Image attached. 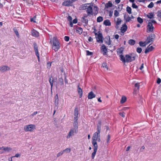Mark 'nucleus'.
Wrapping results in <instances>:
<instances>
[{
	"label": "nucleus",
	"instance_id": "nucleus-39",
	"mask_svg": "<svg viewBox=\"0 0 161 161\" xmlns=\"http://www.w3.org/2000/svg\"><path fill=\"white\" fill-rule=\"evenodd\" d=\"M102 66L104 68H105L106 70H108V67L107 65V64L105 63H103V64Z\"/></svg>",
	"mask_w": 161,
	"mask_h": 161
},
{
	"label": "nucleus",
	"instance_id": "nucleus-33",
	"mask_svg": "<svg viewBox=\"0 0 161 161\" xmlns=\"http://www.w3.org/2000/svg\"><path fill=\"white\" fill-rule=\"evenodd\" d=\"M103 20V17L102 16H99L97 18V21L98 22H100L102 21Z\"/></svg>",
	"mask_w": 161,
	"mask_h": 161
},
{
	"label": "nucleus",
	"instance_id": "nucleus-49",
	"mask_svg": "<svg viewBox=\"0 0 161 161\" xmlns=\"http://www.w3.org/2000/svg\"><path fill=\"white\" fill-rule=\"evenodd\" d=\"M135 87L137 88V90H139V83H136L135 84Z\"/></svg>",
	"mask_w": 161,
	"mask_h": 161
},
{
	"label": "nucleus",
	"instance_id": "nucleus-7",
	"mask_svg": "<svg viewBox=\"0 0 161 161\" xmlns=\"http://www.w3.org/2000/svg\"><path fill=\"white\" fill-rule=\"evenodd\" d=\"M154 37V34H151L150 36H149L147 38V39L146 41L147 44L149 43H152L153 41Z\"/></svg>",
	"mask_w": 161,
	"mask_h": 161
},
{
	"label": "nucleus",
	"instance_id": "nucleus-31",
	"mask_svg": "<svg viewBox=\"0 0 161 161\" xmlns=\"http://www.w3.org/2000/svg\"><path fill=\"white\" fill-rule=\"evenodd\" d=\"M121 19L119 18H118L117 19V21L116 22V25L117 26L119 25L121 22Z\"/></svg>",
	"mask_w": 161,
	"mask_h": 161
},
{
	"label": "nucleus",
	"instance_id": "nucleus-18",
	"mask_svg": "<svg viewBox=\"0 0 161 161\" xmlns=\"http://www.w3.org/2000/svg\"><path fill=\"white\" fill-rule=\"evenodd\" d=\"M76 31L78 33L81 34L83 30L81 28L77 27L76 28Z\"/></svg>",
	"mask_w": 161,
	"mask_h": 161
},
{
	"label": "nucleus",
	"instance_id": "nucleus-14",
	"mask_svg": "<svg viewBox=\"0 0 161 161\" xmlns=\"http://www.w3.org/2000/svg\"><path fill=\"white\" fill-rule=\"evenodd\" d=\"M95 97V95L93 93L92 91H91L88 93L87 96L88 99H92Z\"/></svg>",
	"mask_w": 161,
	"mask_h": 161
},
{
	"label": "nucleus",
	"instance_id": "nucleus-36",
	"mask_svg": "<svg viewBox=\"0 0 161 161\" xmlns=\"http://www.w3.org/2000/svg\"><path fill=\"white\" fill-rule=\"evenodd\" d=\"M126 11L129 14H131V9L130 7L128 6L126 8Z\"/></svg>",
	"mask_w": 161,
	"mask_h": 161
},
{
	"label": "nucleus",
	"instance_id": "nucleus-12",
	"mask_svg": "<svg viewBox=\"0 0 161 161\" xmlns=\"http://www.w3.org/2000/svg\"><path fill=\"white\" fill-rule=\"evenodd\" d=\"M93 150L94 152L92 153V159H93L95 156L96 153L97 152V145H93Z\"/></svg>",
	"mask_w": 161,
	"mask_h": 161
},
{
	"label": "nucleus",
	"instance_id": "nucleus-3",
	"mask_svg": "<svg viewBox=\"0 0 161 161\" xmlns=\"http://www.w3.org/2000/svg\"><path fill=\"white\" fill-rule=\"evenodd\" d=\"M60 48V43L58 39L56 37L53 39L52 48L55 52H57Z\"/></svg>",
	"mask_w": 161,
	"mask_h": 161
},
{
	"label": "nucleus",
	"instance_id": "nucleus-4",
	"mask_svg": "<svg viewBox=\"0 0 161 161\" xmlns=\"http://www.w3.org/2000/svg\"><path fill=\"white\" fill-rule=\"evenodd\" d=\"M36 126L34 125L30 124L24 126V130L25 132H32L35 129Z\"/></svg>",
	"mask_w": 161,
	"mask_h": 161
},
{
	"label": "nucleus",
	"instance_id": "nucleus-2",
	"mask_svg": "<svg viewBox=\"0 0 161 161\" xmlns=\"http://www.w3.org/2000/svg\"><path fill=\"white\" fill-rule=\"evenodd\" d=\"M136 55L133 53H130L126 54L124 57L122 55H120V60L125 64V63H129L134 61L135 59Z\"/></svg>",
	"mask_w": 161,
	"mask_h": 161
},
{
	"label": "nucleus",
	"instance_id": "nucleus-10",
	"mask_svg": "<svg viewBox=\"0 0 161 161\" xmlns=\"http://www.w3.org/2000/svg\"><path fill=\"white\" fill-rule=\"evenodd\" d=\"M10 69V68L7 66H2L0 67V71L2 72L9 70Z\"/></svg>",
	"mask_w": 161,
	"mask_h": 161
},
{
	"label": "nucleus",
	"instance_id": "nucleus-29",
	"mask_svg": "<svg viewBox=\"0 0 161 161\" xmlns=\"http://www.w3.org/2000/svg\"><path fill=\"white\" fill-rule=\"evenodd\" d=\"M112 4L110 2H108V3H106L105 5V7L107 8H108L109 7H112Z\"/></svg>",
	"mask_w": 161,
	"mask_h": 161
},
{
	"label": "nucleus",
	"instance_id": "nucleus-15",
	"mask_svg": "<svg viewBox=\"0 0 161 161\" xmlns=\"http://www.w3.org/2000/svg\"><path fill=\"white\" fill-rule=\"evenodd\" d=\"M124 18L126 22H129L132 21L131 18L128 15L125 14L124 15Z\"/></svg>",
	"mask_w": 161,
	"mask_h": 161
},
{
	"label": "nucleus",
	"instance_id": "nucleus-55",
	"mask_svg": "<svg viewBox=\"0 0 161 161\" xmlns=\"http://www.w3.org/2000/svg\"><path fill=\"white\" fill-rule=\"evenodd\" d=\"M132 6L133 8H138V6L134 3H132Z\"/></svg>",
	"mask_w": 161,
	"mask_h": 161
},
{
	"label": "nucleus",
	"instance_id": "nucleus-46",
	"mask_svg": "<svg viewBox=\"0 0 161 161\" xmlns=\"http://www.w3.org/2000/svg\"><path fill=\"white\" fill-rule=\"evenodd\" d=\"M136 51L139 53H140L142 51V49L140 47H138L136 49Z\"/></svg>",
	"mask_w": 161,
	"mask_h": 161
},
{
	"label": "nucleus",
	"instance_id": "nucleus-35",
	"mask_svg": "<svg viewBox=\"0 0 161 161\" xmlns=\"http://www.w3.org/2000/svg\"><path fill=\"white\" fill-rule=\"evenodd\" d=\"M78 108H75L74 111V116H78Z\"/></svg>",
	"mask_w": 161,
	"mask_h": 161
},
{
	"label": "nucleus",
	"instance_id": "nucleus-53",
	"mask_svg": "<svg viewBox=\"0 0 161 161\" xmlns=\"http://www.w3.org/2000/svg\"><path fill=\"white\" fill-rule=\"evenodd\" d=\"M54 104L56 106H57L58 105V99H55Z\"/></svg>",
	"mask_w": 161,
	"mask_h": 161
},
{
	"label": "nucleus",
	"instance_id": "nucleus-28",
	"mask_svg": "<svg viewBox=\"0 0 161 161\" xmlns=\"http://www.w3.org/2000/svg\"><path fill=\"white\" fill-rule=\"evenodd\" d=\"M135 43V41L133 39H130L128 41V43L131 45H134Z\"/></svg>",
	"mask_w": 161,
	"mask_h": 161
},
{
	"label": "nucleus",
	"instance_id": "nucleus-19",
	"mask_svg": "<svg viewBox=\"0 0 161 161\" xmlns=\"http://www.w3.org/2000/svg\"><path fill=\"white\" fill-rule=\"evenodd\" d=\"M124 50V48L121 47L119 48H118L117 49V51L118 53V54L119 55V57L120 55H122V54L123 53V52Z\"/></svg>",
	"mask_w": 161,
	"mask_h": 161
},
{
	"label": "nucleus",
	"instance_id": "nucleus-50",
	"mask_svg": "<svg viewBox=\"0 0 161 161\" xmlns=\"http://www.w3.org/2000/svg\"><path fill=\"white\" fill-rule=\"evenodd\" d=\"M157 16L161 18V10L158 11L157 12Z\"/></svg>",
	"mask_w": 161,
	"mask_h": 161
},
{
	"label": "nucleus",
	"instance_id": "nucleus-11",
	"mask_svg": "<svg viewBox=\"0 0 161 161\" xmlns=\"http://www.w3.org/2000/svg\"><path fill=\"white\" fill-rule=\"evenodd\" d=\"M101 50L103 55H105L107 52V49L106 46L103 45L101 47Z\"/></svg>",
	"mask_w": 161,
	"mask_h": 161
},
{
	"label": "nucleus",
	"instance_id": "nucleus-8",
	"mask_svg": "<svg viewBox=\"0 0 161 161\" xmlns=\"http://www.w3.org/2000/svg\"><path fill=\"white\" fill-rule=\"evenodd\" d=\"M96 35L97 41L99 42L102 43L103 42L102 35L101 33L97 34V33H95Z\"/></svg>",
	"mask_w": 161,
	"mask_h": 161
},
{
	"label": "nucleus",
	"instance_id": "nucleus-23",
	"mask_svg": "<svg viewBox=\"0 0 161 161\" xmlns=\"http://www.w3.org/2000/svg\"><path fill=\"white\" fill-rule=\"evenodd\" d=\"M89 3H86L85 4H82L81 6V9L83 10L86 9L88 7V5H89Z\"/></svg>",
	"mask_w": 161,
	"mask_h": 161
},
{
	"label": "nucleus",
	"instance_id": "nucleus-9",
	"mask_svg": "<svg viewBox=\"0 0 161 161\" xmlns=\"http://www.w3.org/2000/svg\"><path fill=\"white\" fill-rule=\"evenodd\" d=\"M87 13L91 15L93 14V12L92 10V7L91 5H89L86 9Z\"/></svg>",
	"mask_w": 161,
	"mask_h": 161
},
{
	"label": "nucleus",
	"instance_id": "nucleus-24",
	"mask_svg": "<svg viewBox=\"0 0 161 161\" xmlns=\"http://www.w3.org/2000/svg\"><path fill=\"white\" fill-rule=\"evenodd\" d=\"M32 35L34 36H39V33L36 31H32Z\"/></svg>",
	"mask_w": 161,
	"mask_h": 161
},
{
	"label": "nucleus",
	"instance_id": "nucleus-25",
	"mask_svg": "<svg viewBox=\"0 0 161 161\" xmlns=\"http://www.w3.org/2000/svg\"><path fill=\"white\" fill-rule=\"evenodd\" d=\"M93 14H97L98 12V7L97 6H95L93 7Z\"/></svg>",
	"mask_w": 161,
	"mask_h": 161
},
{
	"label": "nucleus",
	"instance_id": "nucleus-41",
	"mask_svg": "<svg viewBox=\"0 0 161 161\" xmlns=\"http://www.w3.org/2000/svg\"><path fill=\"white\" fill-rule=\"evenodd\" d=\"M154 6V3L153 2H151L148 5L147 7L149 8H152Z\"/></svg>",
	"mask_w": 161,
	"mask_h": 161
},
{
	"label": "nucleus",
	"instance_id": "nucleus-52",
	"mask_svg": "<svg viewBox=\"0 0 161 161\" xmlns=\"http://www.w3.org/2000/svg\"><path fill=\"white\" fill-rule=\"evenodd\" d=\"M119 114L123 118H124L125 117V113L124 112H123L122 113H119Z\"/></svg>",
	"mask_w": 161,
	"mask_h": 161
},
{
	"label": "nucleus",
	"instance_id": "nucleus-40",
	"mask_svg": "<svg viewBox=\"0 0 161 161\" xmlns=\"http://www.w3.org/2000/svg\"><path fill=\"white\" fill-rule=\"evenodd\" d=\"M71 149L70 148H68L64 150L63 151V152H66L67 153H69L70 152Z\"/></svg>",
	"mask_w": 161,
	"mask_h": 161
},
{
	"label": "nucleus",
	"instance_id": "nucleus-1",
	"mask_svg": "<svg viewBox=\"0 0 161 161\" xmlns=\"http://www.w3.org/2000/svg\"><path fill=\"white\" fill-rule=\"evenodd\" d=\"M97 127V131L94 133L92 139V144L94 145H97V141L99 142L101 141L100 134L101 128V122H99Z\"/></svg>",
	"mask_w": 161,
	"mask_h": 161
},
{
	"label": "nucleus",
	"instance_id": "nucleus-32",
	"mask_svg": "<svg viewBox=\"0 0 161 161\" xmlns=\"http://www.w3.org/2000/svg\"><path fill=\"white\" fill-rule=\"evenodd\" d=\"M139 44L140 45V46H141V47H145L146 46V45H147V42H146V41L144 42H139Z\"/></svg>",
	"mask_w": 161,
	"mask_h": 161
},
{
	"label": "nucleus",
	"instance_id": "nucleus-63",
	"mask_svg": "<svg viewBox=\"0 0 161 161\" xmlns=\"http://www.w3.org/2000/svg\"><path fill=\"white\" fill-rule=\"evenodd\" d=\"M37 114V111L34 112L33 113L31 114V115L32 116H34L36 114Z\"/></svg>",
	"mask_w": 161,
	"mask_h": 161
},
{
	"label": "nucleus",
	"instance_id": "nucleus-27",
	"mask_svg": "<svg viewBox=\"0 0 161 161\" xmlns=\"http://www.w3.org/2000/svg\"><path fill=\"white\" fill-rule=\"evenodd\" d=\"M62 5L66 6H71L68 0L65 1L62 3Z\"/></svg>",
	"mask_w": 161,
	"mask_h": 161
},
{
	"label": "nucleus",
	"instance_id": "nucleus-38",
	"mask_svg": "<svg viewBox=\"0 0 161 161\" xmlns=\"http://www.w3.org/2000/svg\"><path fill=\"white\" fill-rule=\"evenodd\" d=\"M77 125H78V122L77 120H74V126L75 128L77 129Z\"/></svg>",
	"mask_w": 161,
	"mask_h": 161
},
{
	"label": "nucleus",
	"instance_id": "nucleus-57",
	"mask_svg": "<svg viewBox=\"0 0 161 161\" xmlns=\"http://www.w3.org/2000/svg\"><path fill=\"white\" fill-rule=\"evenodd\" d=\"M36 17V16H35L33 18H31V21H33L35 23L36 22V21L34 20L35 19Z\"/></svg>",
	"mask_w": 161,
	"mask_h": 161
},
{
	"label": "nucleus",
	"instance_id": "nucleus-43",
	"mask_svg": "<svg viewBox=\"0 0 161 161\" xmlns=\"http://www.w3.org/2000/svg\"><path fill=\"white\" fill-rule=\"evenodd\" d=\"M137 21L140 24L142 23L143 22L142 19L140 17H138L137 19Z\"/></svg>",
	"mask_w": 161,
	"mask_h": 161
},
{
	"label": "nucleus",
	"instance_id": "nucleus-20",
	"mask_svg": "<svg viewBox=\"0 0 161 161\" xmlns=\"http://www.w3.org/2000/svg\"><path fill=\"white\" fill-rule=\"evenodd\" d=\"M34 47L35 52L36 55H39V53L38 50V47L37 44L36 43L34 44Z\"/></svg>",
	"mask_w": 161,
	"mask_h": 161
},
{
	"label": "nucleus",
	"instance_id": "nucleus-54",
	"mask_svg": "<svg viewBox=\"0 0 161 161\" xmlns=\"http://www.w3.org/2000/svg\"><path fill=\"white\" fill-rule=\"evenodd\" d=\"M69 37L68 36H65L64 37V39L65 41L68 42L69 40Z\"/></svg>",
	"mask_w": 161,
	"mask_h": 161
},
{
	"label": "nucleus",
	"instance_id": "nucleus-62",
	"mask_svg": "<svg viewBox=\"0 0 161 161\" xmlns=\"http://www.w3.org/2000/svg\"><path fill=\"white\" fill-rule=\"evenodd\" d=\"M51 65V63H48L47 64V68H50Z\"/></svg>",
	"mask_w": 161,
	"mask_h": 161
},
{
	"label": "nucleus",
	"instance_id": "nucleus-5",
	"mask_svg": "<svg viewBox=\"0 0 161 161\" xmlns=\"http://www.w3.org/2000/svg\"><path fill=\"white\" fill-rule=\"evenodd\" d=\"M76 129H75L74 128L71 129L67 135L66 138L68 139L70 138V137L74 136L75 133H76Z\"/></svg>",
	"mask_w": 161,
	"mask_h": 161
},
{
	"label": "nucleus",
	"instance_id": "nucleus-60",
	"mask_svg": "<svg viewBox=\"0 0 161 161\" xmlns=\"http://www.w3.org/2000/svg\"><path fill=\"white\" fill-rule=\"evenodd\" d=\"M161 82V80L159 78H158L157 79V83L158 84H159Z\"/></svg>",
	"mask_w": 161,
	"mask_h": 161
},
{
	"label": "nucleus",
	"instance_id": "nucleus-48",
	"mask_svg": "<svg viewBox=\"0 0 161 161\" xmlns=\"http://www.w3.org/2000/svg\"><path fill=\"white\" fill-rule=\"evenodd\" d=\"M14 32L15 34H16V35L17 36H19V33L18 31L16 29H14Z\"/></svg>",
	"mask_w": 161,
	"mask_h": 161
},
{
	"label": "nucleus",
	"instance_id": "nucleus-37",
	"mask_svg": "<svg viewBox=\"0 0 161 161\" xmlns=\"http://www.w3.org/2000/svg\"><path fill=\"white\" fill-rule=\"evenodd\" d=\"M49 81L50 83V85H51V89L53 87V78L52 79H51V78H50L49 79Z\"/></svg>",
	"mask_w": 161,
	"mask_h": 161
},
{
	"label": "nucleus",
	"instance_id": "nucleus-16",
	"mask_svg": "<svg viewBox=\"0 0 161 161\" xmlns=\"http://www.w3.org/2000/svg\"><path fill=\"white\" fill-rule=\"evenodd\" d=\"M3 149L4 150V152H9L12 150V148L11 147H2Z\"/></svg>",
	"mask_w": 161,
	"mask_h": 161
},
{
	"label": "nucleus",
	"instance_id": "nucleus-45",
	"mask_svg": "<svg viewBox=\"0 0 161 161\" xmlns=\"http://www.w3.org/2000/svg\"><path fill=\"white\" fill-rule=\"evenodd\" d=\"M63 153H64V152L63 151H60V152H59V153H57V157H58L59 156L62 155Z\"/></svg>",
	"mask_w": 161,
	"mask_h": 161
},
{
	"label": "nucleus",
	"instance_id": "nucleus-59",
	"mask_svg": "<svg viewBox=\"0 0 161 161\" xmlns=\"http://www.w3.org/2000/svg\"><path fill=\"white\" fill-rule=\"evenodd\" d=\"M68 20L69 22H71L72 20V17L70 16H69L68 17Z\"/></svg>",
	"mask_w": 161,
	"mask_h": 161
},
{
	"label": "nucleus",
	"instance_id": "nucleus-30",
	"mask_svg": "<svg viewBox=\"0 0 161 161\" xmlns=\"http://www.w3.org/2000/svg\"><path fill=\"white\" fill-rule=\"evenodd\" d=\"M126 100V98L125 96H123L121 98V100L120 101V103H123L125 102V101Z\"/></svg>",
	"mask_w": 161,
	"mask_h": 161
},
{
	"label": "nucleus",
	"instance_id": "nucleus-64",
	"mask_svg": "<svg viewBox=\"0 0 161 161\" xmlns=\"http://www.w3.org/2000/svg\"><path fill=\"white\" fill-rule=\"evenodd\" d=\"M88 40L89 42H92L93 41V39L91 36H90Z\"/></svg>",
	"mask_w": 161,
	"mask_h": 161
},
{
	"label": "nucleus",
	"instance_id": "nucleus-6",
	"mask_svg": "<svg viewBox=\"0 0 161 161\" xmlns=\"http://www.w3.org/2000/svg\"><path fill=\"white\" fill-rule=\"evenodd\" d=\"M154 27L152 24L151 22H148L147 27V32L148 33L153 32Z\"/></svg>",
	"mask_w": 161,
	"mask_h": 161
},
{
	"label": "nucleus",
	"instance_id": "nucleus-21",
	"mask_svg": "<svg viewBox=\"0 0 161 161\" xmlns=\"http://www.w3.org/2000/svg\"><path fill=\"white\" fill-rule=\"evenodd\" d=\"M103 24L106 26H110L111 23L109 20L106 19L104 21Z\"/></svg>",
	"mask_w": 161,
	"mask_h": 161
},
{
	"label": "nucleus",
	"instance_id": "nucleus-61",
	"mask_svg": "<svg viewBox=\"0 0 161 161\" xmlns=\"http://www.w3.org/2000/svg\"><path fill=\"white\" fill-rule=\"evenodd\" d=\"M69 3L71 5V4L75 1V0H68Z\"/></svg>",
	"mask_w": 161,
	"mask_h": 161
},
{
	"label": "nucleus",
	"instance_id": "nucleus-51",
	"mask_svg": "<svg viewBox=\"0 0 161 161\" xmlns=\"http://www.w3.org/2000/svg\"><path fill=\"white\" fill-rule=\"evenodd\" d=\"M87 55H91L93 54L92 53L90 52L89 51L86 50V51Z\"/></svg>",
	"mask_w": 161,
	"mask_h": 161
},
{
	"label": "nucleus",
	"instance_id": "nucleus-56",
	"mask_svg": "<svg viewBox=\"0 0 161 161\" xmlns=\"http://www.w3.org/2000/svg\"><path fill=\"white\" fill-rule=\"evenodd\" d=\"M20 156V154L17 153V154H16L15 155V156H12V158H14V157L18 158V157H19Z\"/></svg>",
	"mask_w": 161,
	"mask_h": 161
},
{
	"label": "nucleus",
	"instance_id": "nucleus-13",
	"mask_svg": "<svg viewBox=\"0 0 161 161\" xmlns=\"http://www.w3.org/2000/svg\"><path fill=\"white\" fill-rule=\"evenodd\" d=\"M154 47L152 46H150V45H149L147 47L145 50V53H147L152 51L154 49Z\"/></svg>",
	"mask_w": 161,
	"mask_h": 161
},
{
	"label": "nucleus",
	"instance_id": "nucleus-22",
	"mask_svg": "<svg viewBox=\"0 0 161 161\" xmlns=\"http://www.w3.org/2000/svg\"><path fill=\"white\" fill-rule=\"evenodd\" d=\"M78 91L80 95V97H81L82 95V91L79 86H78Z\"/></svg>",
	"mask_w": 161,
	"mask_h": 161
},
{
	"label": "nucleus",
	"instance_id": "nucleus-17",
	"mask_svg": "<svg viewBox=\"0 0 161 161\" xmlns=\"http://www.w3.org/2000/svg\"><path fill=\"white\" fill-rule=\"evenodd\" d=\"M127 29V26L126 24H124L121 28V31L122 33L125 32Z\"/></svg>",
	"mask_w": 161,
	"mask_h": 161
},
{
	"label": "nucleus",
	"instance_id": "nucleus-34",
	"mask_svg": "<svg viewBox=\"0 0 161 161\" xmlns=\"http://www.w3.org/2000/svg\"><path fill=\"white\" fill-rule=\"evenodd\" d=\"M81 21L83 23H85L86 24H87L88 23V19H86V18H83V17H82L81 19Z\"/></svg>",
	"mask_w": 161,
	"mask_h": 161
},
{
	"label": "nucleus",
	"instance_id": "nucleus-47",
	"mask_svg": "<svg viewBox=\"0 0 161 161\" xmlns=\"http://www.w3.org/2000/svg\"><path fill=\"white\" fill-rule=\"evenodd\" d=\"M110 138V136L108 135L107 136V144H108L109 143V140Z\"/></svg>",
	"mask_w": 161,
	"mask_h": 161
},
{
	"label": "nucleus",
	"instance_id": "nucleus-42",
	"mask_svg": "<svg viewBox=\"0 0 161 161\" xmlns=\"http://www.w3.org/2000/svg\"><path fill=\"white\" fill-rule=\"evenodd\" d=\"M58 83L61 85H63L64 83L63 80L62 78H60L59 79Z\"/></svg>",
	"mask_w": 161,
	"mask_h": 161
},
{
	"label": "nucleus",
	"instance_id": "nucleus-58",
	"mask_svg": "<svg viewBox=\"0 0 161 161\" xmlns=\"http://www.w3.org/2000/svg\"><path fill=\"white\" fill-rule=\"evenodd\" d=\"M90 15V14H84V15H83V18H86L88 16H89Z\"/></svg>",
	"mask_w": 161,
	"mask_h": 161
},
{
	"label": "nucleus",
	"instance_id": "nucleus-26",
	"mask_svg": "<svg viewBox=\"0 0 161 161\" xmlns=\"http://www.w3.org/2000/svg\"><path fill=\"white\" fill-rule=\"evenodd\" d=\"M154 15L153 13H150L147 15V17L149 19H152L154 18Z\"/></svg>",
	"mask_w": 161,
	"mask_h": 161
},
{
	"label": "nucleus",
	"instance_id": "nucleus-44",
	"mask_svg": "<svg viewBox=\"0 0 161 161\" xmlns=\"http://www.w3.org/2000/svg\"><path fill=\"white\" fill-rule=\"evenodd\" d=\"M119 13L117 10H115L114 11V15L115 17H117L119 16Z\"/></svg>",
	"mask_w": 161,
	"mask_h": 161
}]
</instances>
